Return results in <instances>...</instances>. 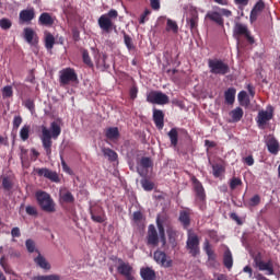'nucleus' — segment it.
Returning <instances> with one entry per match:
<instances>
[{
  "instance_id": "1",
  "label": "nucleus",
  "mask_w": 280,
  "mask_h": 280,
  "mask_svg": "<svg viewBox=\"0 0 280 280\" xmlns=\"http://www.w3.org/2000/svg\"><path fill=\"white\" fill-rule=\"evenodd\" d=\"M62 132V128H60L59 121H52L50 124V130L42 126V145L46 152V156L51 159V145H54V141L51 139H58Z\"/></svg>"
},
{
  "instance_id": "2",
  "label": "nucleus",
  "mask_w": 280,
  "mask_h": 280,
  "mask_svg": "<svg viewBox=\"0 0 280 280\" xmlns=\"http://www.w3.org/2000/svg\"><path fill=\"white\" fill-rule=\"evenodd\" d=\"M119 13L115 9H112L106 14L101 15L97 20V23L102 32L105 34H110L113 30H117V26L115 23H113V19H117Z\"/></svg>"
},
{
  "instance_id": "3",
  "label": "nucleus",
  "mask_w": 280,
  "mask_h": 280,
  "mask_svg": "<svg viewBox=\"0 0 280 280\" xmlns=\"http://www.w3.org/2000/svg\"><path fill=\"white\" fill-rule=\"evenodd\" d=\"M35 198L43 211H46V213H55L56 203L54 202V199H51V195L47 191L37 190L35 192Z\"/></svg>"
},
{
  "instance_id": "4",
  "label": "nucleus",
  "mask_w": 280,
  "mask_h": 280,
  "mask_svg": "<svg viewBox=\"0 0 280 280\" xmlns=\"http://www.w3.org/2000/svg\"><path fill=\"white\" fill-rule=\"evenodd\" d=\"M208 68L213 75H226L228 73H231V67H229V63L224 62L222 59H209Z\"/></svg>"
},
{
  "instance_id": "5",
  "label": "nucleus",
  "mask_w": 280,
  "mask_h": 280,
  "mask_svg": "<svg viewBox=\"0 0 280 280\" xmlns=\"http://www.w3.org/2000/svg\"><path fill=\"white\" fill-rule=\"evenodd\" d=\"M186 248L192 257H198V255H200V238L198 237V234L191 230H188L187 232Z\"/></svg>"
},
{
  "instance_id": "6",
  "label": "nucleus",
  "mask_w": 280,
  "mask_h": 280,
  "mask_svg": "<svg viewBox=\"0 0 280 280\" xmlns=\"http://www.w3.org/2000/svg\"><path fill=\"white\" fill-rule=\"evenodd\" d=\"M192 183V189L195 191L196 196V202L199 205V207H202L205 202H207V192H205V186H202V183L196 176L191 177Z\"/></svg>"
},
{
  "instance_id": "7",
  "label": "nucleus",
  "mask_w": 280,
  "mask_h": 280,
  "mask_svg": "<svg viewBox=\"0 0 280 280\" xmlns=\"http://www.w3.org/2000/svg\"><path fill=\"white\" fill-rule=\"evenodd\" d=\"M156 226L163 248L165 244H167V240L165 238V226H170V215H167L166 213L158 214Z\"/></svg>"
},
{
  "instance_id": "8",
  "label": "nucleus",
  "mask_w": 280,
  "mask_h": 280,
  "mask_svg": "<svg viewBox=\"0 0 280 280\" xmlns=\"http://www.w3.org/2000/svg\"><path fill=\"white\" fill-rule=\"evenodd\" d=\"M147 102H149V104H158L159 106H164L165 104H170V96L163 92L151 91L147 94Z\"/></svg>"
},
{
  "instance_id": "9",
  "label": "nucleus",
  "mask_w": 280,
  "mask_h": 280,
  "mask_svg": "<svg viewBox=\"0 0 280 280\" xmlns=\"http://www.w3.org/2000/svg\"><path fill=\"white\" fill-rule=\"evenodd\" d=\"M71 82H78V73L73 68H66L60 71L59 84L60 86H67Z\"/></svg>"
},
{
  "instance_id": "10",
  "label": "nucleus",
  "mask_w": 280,
  "mask_h": 280,
  "mask_svg": "<svg viewBox=\"0 0 280 280\" xmlns=\"http://www.w3.org/2000/svg\"><path fill=\"white\" fill-rule=\"evenodd\" d=\"M117 272L125 277L126 280H135V269L130 266V262L124 261V259H118Z\"/></svg>"
},
{
  "instance_id": "11",
  "label": "nucleus",
  "mask_w": 280,
  "mask_h": 280,
  "mask_svg": "<svg viewBox=\"0 0 280 280\" xmlns=\"http://www.w3.org/2000/svg\"><path fill=\"white\" fill-rule=\"evenodd\" d=\"M145 241L147 246H151L152 248H156V246H159V243L161 242V236L159 237V232L156 231L154 224L149 225Z\"/></svg>"
},
{
  "instance_id": "12",
  "label": "nucleus",
  "mask_w": 280,
  "mask_h": 280,
  "mask_svg": "<svg viewBox=\"0 0 280 280\" xmlns=\"http://www.w3.org/2000/svg\"><path fill=\"white\" fill-rule=\"evenodd\" d=\"M35 173L39 177L47 178V180H50V183H60V175H58V172L51 171L47 167L42 168H35Z\"/></svg>"
},
{
  "instance_id": "13",
  "label": "nucleus",
  "mask_w": 280,
  "mask_h": 280,
  "mask_svg": "<svg viewBox=\"0 0 280 280\" xmlns=\"http://www.w3.org/2000/svg\"><path fill=\"white\" fill-rule=\"evenodd\" d=\"M234 36H245L249 45L255 44V37L250 35L248 26L242 23H236L234 26Z\"/></svg>"
},
{
  "instance_id": "14",
  "label": "nucleus",
  "mask_w": 280,
  "mask_h": 280,
  "mask_svg": "<svg viewBox=\"0 0 280 280\" xmlns=\"http://www.w3.org/2000/svg\"><path fill=\"white\" fill-rule=\"evenodd\" d=\"M267 150L270 154H273V156H277L280 152V143L275 136L269 135L265 141Z\"/></svg>"
},
{
  "instance_id": "15",
  "label": "nucleus",
  "mask_w": 280,
  "mask_h": 280,
  "mask_svg": "<svg viewBox=\"0 0 280 280\" xmlns=\"http://www.w3.org/2000/svg\"><path fill=\"white\" fill-rule=\"evenodd\" d=\"M153 259L163 268H172V259H167V254L165 252L155 250L153 253Z\"/></svg>"
},
{
  "instance_id": "16",
  "label": "nucleus",
  "mask_w": 280,
  "mask_h": 280,
  "mask_svg": "<svg viewBox=\"0 0 280 280\" xmlns=\"http://www.w3.org/2000/svg\"><path fill=\"white\" fill-rule=\"evenodd\" d=\"M91 219L93 222H96L97 224H103V222H106V212L104 211V208L102 207H95L90 211Z\"/></svg>"
},
{
  "instance_id": "17",
  "label": "nucleus",
  "mask_w": 280,
  "mask_h": 280,
  "mask_svg": "<svg viewBox=\"0 0 280 280\" xmlns=\"http://www.w3.org/2000/svg\"><path fill=\"white\" fill-rule=\"evenodd\" d=\"M153 121L158 130L165 128V113L161 109L153 108Z\"/></svg>"
},
{
  "instance_id": "18",
  "label": "nucleus",
  "mask_w": 280,
  "mask_h": 280,
  "mask_svg": "<svg viewBox=\"0 0 280 280\" xmlns=\"http://www.w3.org/2000/svg\"><path fill=\"white\" fill-rule=\"evenodd\" d=\"M198 10L191 9L189 11V16L186 19V23L189 26L190 31L196 32L198 30Z\"/></svg>"
},
{
  "instance_id": "19",
  "label": "nucleus",
  "mask_w": 280,
  "mask_h": 280,
  "mask_svg": "<svg viewBox=\"0 0 280 280\" xmlns=\"http://www.w3.org/2000/svg\"><path fill=\"white\" fill-rule=\"evenodd\" d=\"M178 221L180 222L183 229H189V226H191V210L186 209L179 211Z\"/></svg>"
},
{
  "instance_id": "20",
  "label": "nucleus",
  "mask_w": 280,
  "mask_h": 280,
  "mask_svg": "<svg viewBox=\"0 0 280 280\" xmlns=\"http://www.w3.org/2000/svg\"><path fill=\"white\" fill-rule=\"evenodd\" d=\"M272 117H273L272 109L270 112L260 110L258 112V116L256 118L257 125L259 126V128H261V126H266V124H268V121H270Z\"/></svg>"
},
{
  "instance_id": "21",
  "label": "nucleus",
  "mask_w": 280,
  "mask_h": 280,
  "mask_svg": "<svg viewBox=\"0 0 280 280\" xmlns=\"http://www.w3.org/2000/svg\"><path fill=\"white\" fill-rule=\"evenodd\" d=\"M36 19V11L34 8L25 9L20 12V21L21 23H32Z\"/></svg>"
},
{
  "instance_id": "22",
  "label": "nucleus",
  "mask_w": 280,
  "mask_h": 280,
  "mask_svg": "<svg viewBox=\"0 0 280 280\" xmlns=\"http://www.w3.org/2000/svg\"><path fill=\"white\" fill-rule=\"evenodd\" d=\"M256 266H258V270L267 272L269 276L275 275V265L272 264V260H268L267 262L259 260L256 262Z\"/></svg>"
},
{
  "instance_id": "23",
  "label": "nucleus",
  "mask_w": 280,
  "mask_h": 280,
  "mask_svg": "<svg viewBox=\"0 0 280 280\" xmlns=\"http://www.w3.org/2000/svg\"><path fill=\"white\" fill-rule=\"evenodd\" d=\"M206 19H209V21H212L220 27H224V19L222 18V14L218 11H209L206 14Z\"/></svg>"
},
{
  "instance_id": "24",
  "label": "nucleus",
  "mask_w": 280,
  "mask_h": 280,
  "mask_svg": "<svg viewBox=\"0 0 280 280\" xmlns=\"http://www.w3.org/2000/svg\"><path fill=\"white\" fill-rule=\"evenodd\" d=\"M59 198L61 201L66 202V205H73V202H75V197H73V194L67 188L60 190Z\"/></svg>"
},
{
  "instance_id": "25",
  "label": "nucleus",
  "mask_w": 280,
  "mask_h": 280,
  "mask_svg": "<svg viewBox=\"0 0 280 280\" xmlns=\"http://www.w3.org/2000/svg\"><path fill=\"white\" fill-rule=\"evenodd\" d=\"M38 256L34 258V262L36 266L42 268L43 270H51V265L47 261V259L40 255V252L36 250Z\"/></svg>"
},
{
  "instance_id": "26",
  "label": "nucleus",
  "mask_w": 280,
  "mask_h": 280,
  "mask_svg": "<svg viewBox=\"0 0 280 280\" xmlns=\"http://www.w3.org/2000/svg\"><path fill=\"white\" fill-rule=\"evenodd\" d=\"M24 38L30 45H34V43L38 42V36L36 35V32H34V30L30 27L24 28Z\"/></svg>"
},
{
  "instance_id": "27",
  "label": "nucleus",
  "mask_w": 280,
  "mask_h": 280,
  "mask_svg": "<svg viewBox=\"0 0 280 280\" xmlns=\"http://www.w3.org/2000/svg\"><path fill=\"white\" fill-rule=\"evenodd\" d=\"M140 276L143 280H155L156 279V272L154 269L150 267L141 268L140 269Z\"/></svg>"
},
{
  "instance_id": "28",
  "label": "nucleus",
  "mask_w": 280,
  "mask_h": 280,
  "mask_svg": "<svg viewBox=\"0 0 280 280\" xmlns=\"http://www.w3.org/2000/svg\"><path fill=\"white\" fill-rule=\"evenodd\" d=\"M106 60H108V55H106V52H101L98 55V59L96 60L97 69H102L103 71L110 69V65L106 63Z\"/></svg>"
},
{
  "instance_id": "29",
  "label": "nucleus",
  "mask_w": 280,
  "mask_h": 280,
  "mask_svg": "<svg viewBox=\"0 0 280 280\" xmlns=\"http://www.w3.org/2000/svg\"><path fill=\"white\" fill-rule=\"evenodd\" d=\"M38 23L45 27H51L54 25V18H51V14L44 12L39 15Z\"/></svg>"
},
{
  "instance_id": "30",
  "label": "nucleus",
  "mask_w": 280,
  "mask_h": 280,
  "mask_svg": "<svg viewBox=\"0 0 280 280\" xmlns=\"http://www.w3.org/2000/svg\"><path fill=\"white\" fill-rule=\"evenodd\" d=\"M223 266H225L228 270H231V268H233V253H231V249L229 247H226L223 253Z\"/></svg>"
},
{
  "instance_id": "31",
  "label": "nucleus",
  "mask_w": 280,
  "mask_h": 280,
  "mask_svg": "<svg viewBox=\"0 0 280 280\" xmlns=\"http://www.w3.org/2000/svg\"><path fill=\"white\" fill-rule=\"evenodd\" d=\"M236 93H237V90H235V88H229L224 92L225 104H229L230 106H233V104H235Z\"/></svg>"
},
{
  "instance_id": "32",
  "label": "nucleus",
  "mask_w": 280,
  "mask_h": 280,
  "mask_svg": "<svg viewBox=\"0 0 280 280\" xmlns=\"http://www.w3.org/2000/svg\"><path fill=\"white\" fill-rule=\"evenodd\" d=\"M105 137L109 141H117L119 139V128L117 127H109L105 131Z\"/></svg>"
},
{
  "instance_id": "33",
  "label": "nucleus",
  "mask_w": 280,
  "mask_h": 280,
  "mask_svg": "<svg viewBox=\"0 0 280 280\" xmlns=\"http://www.w3.org/2000/svg\"><path fill=\"white\" fill-rule=\"evenodd\" d=\"M230 117H232V121L237 124V121H242V117H244V109L242 107H236L235 109L230 112Z\"/></svg>"
},
{
  "instance_id": "34",
  "label": "nucleus",
  "mask_w": 280,
  "mask_h": 280,
  "mask_svg": "<svg viewBox=\"0 0 280 280\" xmlns=\"http://www.w3.org/2000/svg\"><path fill=\"white\" fill-rule=\"evenodd\" d=\"M103 155L108 159V161H110V163H115V161H117L118 159V154L117 152H115L113 149L110 148H103L102 149Z\"/></svg>"
},
{
  "instance_id": "35",
  "label": "nucleus",
  "mask_w": 280,
  "mask_h": 280,
  "mask_svg": "<svg viewBox=\"0 0 280 280\" xmlns=\"http://www.w3.org/2000/svg\"><path fill=\"white\" fill-rule=\"evenodd\" d=\"M167 137L171 141V145L173 148H176V145H178V129L177 128H172L168 131Z\"/></svg>"
},
{
  "instance_id": "36",
  "label": "nucleus",
  "mask_w": 280,
  "mask_h": 280,
  "mask_svg": "<svg viewBox=\"0 0 280 280\" xmlns=\"http://www.w3.org/2000/svg\"><path fill=\"white\" fill-rule=\"evenodd\" d=\"M168 242L172 244V246H176V238L178 237V231H176L174 228H167L166 230Z\"/></svg>"
},
{
  "instance_id": "37",
  "label": "nucleus",
  "mask_w": 280,
  "mask_h": 280,
  "mask_svg": "<svg viewBox=\"0 0 280 280\" xmlns=\"http://www.w3.org/2000/svg\"><path fill=\"white\" fill-rule=\"evenodd\" d=\"M203 250H205L206 255L208 256V259H210L212 261L215 259V253L211 248V243H209V241H205Z\"/></svg>"
},
{
  "instance_id": "38",
  "label": "nucleus",
  "mask_w": 280,
  "mask_h": 280,
  "mask_svg": "<svg viewBox=\"0 0 280 280\" xmlns=\"http://www.w3.org/2000/svg\"><path fill=\"white\" fill-rule=\"evenodd\" d=\"M165 30L167 32H173V34H178V24L176 23V21L167 19Z\"/></svg>"
},
{
  "instance_id": "39",
  "label": "nucleus",
  "mask_w": 280,
  "mask_h": 280,
  "mask_svg": "<svg viewBox=\"0 0 280 280\" xmlns=\"http://www.w3.org/2000/svg\"><path fill=\"white\" fill-rule=\"evenodd\" d=\"M54 45H56V37H54L51 33H46V36H45L46 49H54Z\"/></svg>"
},
{
  "instance_id": "40",
  "label": "nucleus",
  "mask_w": 280,
  "mask_h": 280,
  "mask_svg": "<svg viewBox=\"0 0 280 280\" xmlns=\"http://www.w3.org/2000/svg\"><path fill=\"white\" fill-rule=\"evenodd\" d=\"M30 130H32V127L30 125H24L20 130V139L22 141H27L30 139Z\"/></svg>"
},
{
  "instance_id": "41",
  "label": "nucleus",
  "mask_w": 280,
  "mask_h": 280,
  "mask_svg": "<svg viewBox=\"0 0 280 280\" xmlns=\"http://www.w3.org/2000/svg\"><path fill=\"white\" fill-rule=\"evenodd\" d=\"M212 173L214 178H220L222 174H224V166H222V164H213Z\"/></svg>"
},
{
  "instance_id": "42",
  "label": "nucleus",
  "mask_w": 280,
  "mask_h": 280,
  "mask_svg": "<svg viewBox=\"0 0 280 280\" xmlns=\"http://www.w3.org/2000/svg\"><path fill=\"white\" fill-rule=\"evenodd\" d=\"M122 36L125 40V45L129 51H132L135 49V44H132V37L126 33V31H122Z\"/></svg>"
},
{
  "instance_id": "43",
  "label": "nucleus",
  "mask_w": 280,
  "mask_h": 280,
  "mask_svg": "<svg viewBox=\"0 0 280 280\" xmlns=\"http://www.w3.org/2000/svg\"><path fill=\"white\" fill-rule=\"evenodd\" d=\"M31 280H60L58 275H48V276H34Z\"/></svg>"
},
{
  "instance_id": "44",
  "label": "nucleus",
  "mask_w": 280,
  "mask_h": 280,
  "mask_svg": "<svg viewBox=\"0 0 280 280\" xmlns=\"http://www.w3.org/2000/svg\"><path fill=\"white\" fill-rule=\"evenodd\" d=\"M241 185H243L242 179L240 177H232L230 180V189L232 191H235V189H237V187H241Z\"/></svg>"
},
{
  "instance_id": "45",
  "label": "nucleus",
  "mask_w": 280,
  "mask_h": 280,
  "mask_svg": "<svg viewBox=\"0 0 280 280\" xmlns=\"http://www.w3.org/2000/svg\"><path fill=\"white\" fill-rule=\"evenodd\" d=\"M82 58H83L84 65H86V67H90V69H93V60H91V56L89 55V50H83Z\"/></svg>"
},
{
  "instance_id": "46",
  "label": "nucleus",
  "mask_w": 280,
  "mask_h": 280,
  "mask_svg": "<svg viewBox=\"0 0 280 280\" xmlns=\"http://www.w3.org/2000/svg\"><path fill=\"white\" fill-rule=\"evenodd\" d=\"M12 187H14V184L10 179V177L2 178V188L4 191H11Z\"/></svg>"
},
{
  "instance_id": "47",
  "label": "nucleus",
  "mask_w": 280,
  "mask_h": 280,
  "mask_svg": "<svg viewBox=\"0 0 280 280\" xmlns=\"http://www.w3.org/2000/svg\"><path fill=\"white\" fill-rule=\"evenodd\" d=\"M0 27L1 30L8 31L12 27V20L8 18H3L0 20Z\"/></svg>"
},
{
  "instance_id": "48",
  "label": "nucleus",
  "mask_w": 280,
  "mask_h": 280,
  "mask_svg": "<svg viewBox=\"0 0 280 280\" xmlns=\"http://www.w3.org/2000/svg\"><path fill=\"white\" fill-rule=\"evenodd\" d=\"M25 246H26V250L28 253H35L36 252V243L32 238L26 240Z\"/></svg>"
},
{
  "instance_id": "49",
  "label": "nucleus",
  "mask_w": 280,
  "mask_h": 280,
  "mask_svg": "<svg viewBox=\"0 0 280 280\" xmlns=\"http://www.w3.org/2000/svg\"><path fill=\"white\" fill-rule=\"evenodd\" d=\"M141 185L144 191H152V189H154V184L149 179H142Z\"/></svg>"
},
{
  "instance_id": "50",
  "label": "nucleus",
  "mask_w": 280,
  "mask_h": 280,
  "mask_svg": "<svg viewBox=\"0 0 280 280\" xmlns=\"http://www.w3.org/2000/svg\"><path fill=\"white\" fill-rule=\"evenodd\" d=\"M25 211L32 218H38V210L34 206H26Z\"/></svg>"
},
{
  "instance_id": "51",
  "label": "nucleus",
  "mask_w": 280,
  "mask_h": 280,
  "mask_svg": "<svg viewBox=\"0 0 280 280\" xmlns=\"http://www.w3.org/2000/svg\"><path fill=\"white\" fill-rule=\"evenodd\" d=\"M12 95H14V91L12 90L11 85H5L2 89V97H12Z\"/></svg>"
},
{
  "instance_id": "52",
  "label": "nucleus",
  "mask_w": 280,
  "mask_h": 280,
  "mask_svg": "<svg viewBox=\"0 0 280 280\" xmlns=\"http://www.w3.org/2000/svg\"><path fill=\"white\" fill-rule=\"evenodd\" d=\"M151 165H152V160L150 158H142L140 160V166L142 170H149Z\"/></svg>"
},
{
  "instance_id": "53",
  "label": "nucleus",
  "mask_w": 280,
  "mask_h": 280,
  "mask_svg": "<svg viewBox=\"0 0 280 280\" xmlns=\"http://www.w3.org/2000/svg\"><path fill=\"white\" fill-rule=\"evenodd\" d=\"M261 202V197L259 195H255L249 199L248 207H257Z\"/></svg>"
},
{
  "instance_id": "54",
  "label": "nucleus",
  "mask_w": 280,
  "mask_h": 280,
  "mask_svg": "<svg viewBox=\"0 0 280 280\" xmlns=\"http://www.w3.org/2000/svg\"><path fill=\"white\" fill-rule=\"evenodd\" d=\"M22 124H23V117H21V115L14 116V118H13V129L19 130V128L21 127Z\"/></svg>"
},
{
  "instance_id": "55",
  "label": "nucleus",
  "mask_w": 280,
  "mask_h": 280,
  "mask_svg": "<svg viewBox=\"0 0 280 280\" xmlns=\"http://www.w3.org/2000/svg\"><path fill=\"white\" fill-rule=\"evenodd\" d=\"M25 108H27L31 113H34V110L36 109V105L34 104L33 100H26L24 103Z\"/></svg>"
},
{
  "instance_id": "56",
  "label": "nucleus",
  "mask_w": 280,
  "mask_h": 280,
  "mask_svg": "<svg viewBox=\"0 0 280 280\" xmlns=\"http://www.w3.org/2000/svg\"><path fill=\"white\" fill-rule=\"evenodd\" d=\"M138 93H139V89L137 88V85L131 86L129 90L130 100H137Z\"/></svg>"
},
{
  "instance_id": "57",
  "label": "nucleus",
  "mask_w": 280,
  "mask_h": 280,
  "mask_svg": "<svg viewBox=\"0 0 280 280\" xmlns=\"http://www.w3.org/2000/svg\"><path fill=\"white\" fill-rule=\"evenodd\" d=\"M60 161H61V166L63 172H67V174H70L71 168L69 167V165H67V162L65 161V156H62V154H60Z\"/></svg>"
},
{
  "instance_id": "58",
  "label": "nucleus",
  "mask_w": 280,
  "mask_h": 280,
  "mask_svg": "<svg viewBox=\"0 0 280 280\" xmlns=\"http://www.w3.org/2000/svg\"><path fill=\"white\" fill-rule=\"evenodd\" d=\"M264 8H266V3L262 2V0H259L255 5H254V10L256 12H262Z\"/></svg>"
},
{
  "instance_id": "59",
  "label": "nucleus",
  "mask_w": 280,
  "mask_h": 280,
  "mask_svg": "<svg viewBox=\"0 0 280 280\" xmlns=\"http://www.w3.org/2000/svg\"><path fill=\"white\" fill-rule=\"evenodd\" d=\"M243 163L252 167V165H255V159L253 158V155H248L246 158H243Z\"/></svg>"
},
{
  "instance_id": "60",
  "label": "nucleus",
  "mask_w": 280,
  "mask_h": 280,
  "mask_svg": "<svg viewBox=\"0 0 280 280\" xmlns=\"http://www.w3.org/2000/svg\"><path fill=\"white\" fill-rule=\"evenodd\" d=\"M151 12L150 10H144V12L141 14L139 23L140 25H143L145 23V19H148V16H150Z\"/></svg>"
},
{
  "instance_id": "61",
  "label": "nucleus",
  "mask_w": 280,
  "mask_h": 280,
  "mask_svg": "<svg viewBox=\"0 0 280 280\" xmlns=\"http://www.w3.org/2000/svg\"><path fill=\"white\" fill-rule=\"evenodd\" d=\"M152 10H161V0H150Z\"/></svg>"
},
{
  "instance_id": "62",
  "label": "nucleus",
  "mask_w": 280,
  "mask_h": 280,
  "mask_svg": "<svg viewBox=\"0 0 280 280\" xmlns=\"http://www.w3.org/2000/svg\"><path fill=\"white\" fill-rule=\"evenodd\" d=\"M258 16H259V12L254 10V9H252L250 15H249V19H250L252 23H254V21H257Z\"/></svg>"
},
{
  "instance_id": "63",
  "label": "nucleus",
  "mask_w": 280,
  "mask_h": 280,
  "mask_svg": "<svg viewBox=\"0 0 280 280\" xmlns=\"http://www.w3.org/2000/svg\"><path fill=\"white\" fill-rule=\"evenodd\" d=\"M11 236L12 237H21V229L20 228H13L11 230Z\"/></svg>"
},
{
  "instance_id": "64",
  "label": "nucleus",
  "mask_w": 280,
  "mask_h": 280,
  "mask_svg": "<svg viewBox=\"0 0 280 280\" xmlns=\"http://www.w3.org/2000/svg\"><path fill=\"white\" fill-rule=\"evenodd\" d=\"M212 280H229V276L224 273H215Z\"/></svg>"
}]
</instances>
